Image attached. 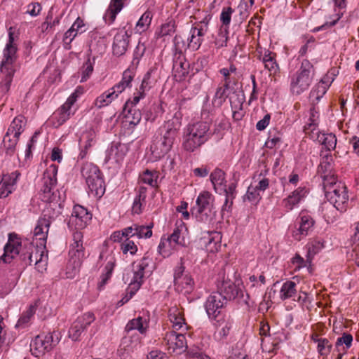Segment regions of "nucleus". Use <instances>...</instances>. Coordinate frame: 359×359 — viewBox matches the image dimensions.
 Returning <instances> with one entry per match:
<instances>
[{
  "label": "nucleus",
  "instance_id": "nucleus-1",
  "mask_svg": "<svg viewBox=\"0 0 359 359\" xmlns=\"http://www.w3.org/2000/svg\"><path fill=\"white\" fill-rule=\"evenodd\" d=\"M50 226L49 219L39 218L34 229L32 243L25 242L22 244L21 240L15 233H10L8 240L4 246V252L0 259L4 263H10L18 255L27 264L34 263L36 270L43 273L48 265V251L46 250V241Z\"/></svg>",
  "mask_w": 359,
  "mask_h": 359
},
{
  "label": "nucleus",
  "instance_id": "nucleus-2",
  "mask_svg": "<svg viewBox=\"0 0 359 359\" xmlns=\"http://www.w3.org/2000/svg\"><path fill=\"white\" fill-rule=\"evenodd\" d=\"M17 46L14 43L13 33H8V41L4 49V58L1 61L0 73L2 74L0 89L3 92L9 90L13 75L16 70Z\"/></svg>",
  "mask_w": 359,
  "mask_h": 359
},
{
  "label": "nucleus",
  "instance_id": "nucleus-3",
  "mask_svg": "<svg viewBox=\"0 0 359 359\" xmlns=\"http://www.w3.org/2000/svg\"><path fill=\"white\" fill-rule=\"evenodd\" d=\"M210 123L206 121H198L189 124L184 130L182 147L187 151L193 152L211 137Z\"/></svg>",
  "mask_w": 359,
  "mask_h": 359
},
{
  "label": "nucleus",
  "instance_id": "nucleus-4",
  "mask_svg": "<svg viewBox=\"0 0 359 359\" xmlns=\"http://www.w3.org/2000/svg\"><path fill=\"white\" fill-rule=\"evenodd\" d=\"M81 175L88 187L89 196L100 198L105 192L103 175L99 168L90 162L85 163L81 168Z\"/></svg>",
  "mask_w": 359,
  "mask_h": 359
},
{
  "label": "nucleus",
  "instance_id": "nucleus-5",
  "mask_svg": "<svg viewBox=\"0 0 359 359\" xmlns=\"http://www.w3.org/2000/svg\"><path fill=\"white\" fill-rule=\"evenodd\" d=\"M83 233L75 231L69 250V260L66 268L67 278H74L79 273L81 263L85 258V249L83 245Z\"/></svg>",
  "mask_w": 359,
  "mask_h": 359
},
{
  "label": "nucleus",
  "instance_id": "nucleus-6",
  "mask_svg": "<svg viewBox=\"0 0 359 359\" xmlns=\"http://www.w3.org/2000/svg\"><path fill=\"white\" fill-rule=\"evenodd\" d=\"M163 128L165 132L162 137L151 147V154L156 160L165 156L170 151L178 133L179 126L172 120L166 121Z\"/></svg>",
  "mask_w": 359,
  "mask_h": 359
},
{
  "label": "nucleus",
  "instance_id": "nucleus-7",
  "mask_svg": "<svg viewBox=\"0 0 359 359\" xmlns=\"http://www.w3.org/2000/svg\"><path fill=\"white\" fill-rule=\"evenodd\" d=\"M315 74L313 65L308 60L302 62L299 69L291 76L290 90L299 95L310 87Z\"/></svg>",
  "mask_w": 359,
  "mask_h": 359
},
{
  "label": "nucleus",
  "instance_id": "nucleus-8",
  "mask_svg": "<svg viewBox=\"0 0 359 359\" xmlns=\"http://www.w3.org/2000/svg\"><path fill=\"white\" fill-rule=\"evenodd\" d=\"M192 213L198 222L205 224H212L216 216L214 196L207 191L201 192L196 198V207L194 208Z\"/></svg>",
  "mask_w": 359,
  "mask_h": 359
},
{
  "label": "nucleus",
  "instance_id": "nucleus-9",
  "mask_svg": "<svg viewBox=\"0 0 359 359\" xmlns=\"http://www.w3.org/2000/svg\"><path fill=\"white\" fill-rule=\"evenodd\" d=\"M83 92V88L81 86H78L75 89L66 102L49 118V122L52 126L54 128L60 127L74 114V111L72 110V106Z\"/></svg>",
  "mask_w": 359,
  "mask_h": 359
},
{
  "label": "nucleus",
  "instance_id": "nucleus-10",
  "mask_svg": "<svg viewBox=\"0 0 359 359\" xmlns=\"http://www.w3.org/2000/svg\"><path fill=\"white\" fill-rule=\"evenodd\" d=\"M58 167L55 164L50 165L45 170L42 178V187L39 193L41 201L51 203L56 198L53 190L57 183ZM51 206V204H50Z\"/></svg>",
  "mask_w": 359,
  "mask_h": 359
},
{
  "label": "nucleus",
  "instance_id": "nucleus-11",
  "mask_svg": "<svg viewBox=\"0 0 359 359\" xmlns=\"http://www.w3.org/2000/svg\"><path fill=\"white\" fill-rule=\"evenodd\" d=\"M58 342V335L55 332L39 334L30 344L31 352L34 356L39 357L50 351Z\"/></svg>",
  "mask_w": 359,
  "mask_h": 359
},
{
  "label": "nucleus",
  "instance_id": "nucleus-12",
  "mask_svg": "<svg viewBox=\"0 0 359 359\" xmlns=\"http://www.w3.org/2000/svg\"><path fill=\"white\" fill-rule=\"evenodd\" d=\"M329 184L330 187L327 185L325 188L327 189L330 199L333 203V206H330L331 209L334 210L335 208L341 212L346 210L348 201L346 187L340 183L337 184V180H335V184Z\"/></svg>",
  "mask_w": 359,
  "mask_h": 359
},
{
  "label": "nucleus",
  "instance_id": "nucleus-13",
  "mask_svg": "<svg viewBox=\"0 0 359 359\" xmlns=\"http://www.w3.org/2000/svg\"><path fill=\"white\" fill-rule=\"evenodd\" d=\"M99 262L104 268L97 287L99 290H102L108 280L111 278L112 272L116 266V260L115 254L112 250L105 248L100 252Z\"/></svg>",
  "mask_w": 359,
  "mask_h": 359
},
{
  "label": "nucleus",
  "instance_id": "nucleus-14",
  "mask_svg": "<svg viewBox=\"0 0 359 359\" xmlns=\"http://www.w3.org/2000/svg\"><path fill=\"white\" fill-rule=\"evenodd\" d=\"M218 290L223 295L224 299H235L238 296H242L243 285L241 280L231 281L225 277L224 273H220L217 282Z\"/></svg>",
  "mask_w": 359,
  "mask_h": 359
},
{
  "label": "nucleus",
  "instance_id": "nucleus-15",
  "mask_svg": "<svg viewBox=\"0 0 359 359\" xmlns=\"http://www.w3.org/2000/svg\"><path fill=\"white\" fill-rule=\"evenodd\" d=\"M95 320L93 313L87 312L79 316L72 324L68 335L72 341H79L82 333Z\"/></svg>",
  "mask_w": 359,
  "mask_h": 359
},
{
  "label": "nucleus",
  "instance_id": "nucleus-16",
  "mask_svg": "<svg viewBox=\"0 0 359 359\" xmlns=\"http://www.w3.org/2000/svg\"><path fill=\"white\" fill-rule=\"evenodd\" d=\"M184 267L181 264L177 266L174 272V285L175 290L184 294H190L194 289V281L188 273H184Z\"/></svg>",
  "mask_w": 359,
  "mask_h": 359
},
{
  "label": "nucleus",
  "instance_id": "nucleus-17",
  "mask_svg": "<svg viewBox=\"0 0 359 359\" xmlns=\"http://www.w3.org/2000/svg\"><path fill=\"white\" fill-rule=\"evenodd\" d=\"M208 21L207 20V18H205L204 20L196 23L195 25L191 27L187 38L189 49L194 51L201 47L203 41V37L208 31Z\"/></svg>",
  "mask_w": 359,
  "mask_h": 359
},
{
  "label": "nucleus",
  "instance_id": "nucleus-18",
  "mask_svg": "<svg viewBox=\"0 0 359 359\" xmlns=\"http://www.w3.org/2000/svg\"><path fill=\"white\" fill-rule=\"evenodd\" d=\"M163 339L168 350L172 353L180 354L187 348L186 337L182 334L170 331L165 333Z\"/></svg>",
  "mask_w": 359,
  "mask_h": 359
},
{
  "label": "nucleus",
  "instance_id": "nucleus-19",
  "mask_svg": "<svg viewBox=\"0 0 359 359\" xmlns=\"http://www.w3.org/2000/svg\"><path fill=\"white\" fill-rule=\"evenodd\" d=\"M298 228L292 231V237L297 241H301L309 234L313 228L315 221L313 217L304 210H302L297 218Z\"/></svg>",
  "mask_w": 359,
  "mask_h": 359
},
{
  "label": "nucleus",
  "instance_id": "nucleus-20",
  "mask_svg": "<svg viewBox=\"0 0 359 359\" xmlns=\"http://www.w3.org/2000/svg\"><path fill=\"white\" fill-rule=\"evenodd\" d=\"M309 192L306 187H299L283 200V206L287 212L292 210L304 201Z\"/></svg>",
  "mask_w": 359,
  "mask_h": 359
},
{
  "label": "nucleus",
  "instance_id": "nucleus-21",
  "mask_svg": "<svg viewBox=\"0 0 359 359\" xmlns=\"http://www.w3.org/2000/svg\"><path fill=\"white\" fill-rule=\"evenodd\" d=\"M318 173L324 181L325 187H327L329 184H335L337 178L334 172L332 156L326 155L323 157L318 166Z\"/></svg>",
  "mask_w": 359,
  "mask_h": 359
},
{
  "label": "nucleus",
  "instance_id": "nucleus-22",
  "mask_svg": "<svg viewBox=\"0 0 359 359\" xmlns=\"http://www.w3.org/2000/svg\"><path fill=\"white\" fill-rule=\"evenodd\" d=\"M92 215L82 205H75L72 213L71 221L78 229L86 228L90 222Z\"/></svg>",
  "mask_w": 359,
  "mask_h": 359
},
{
  "label": "nucleus",
  "instance_id": "nucleus-23",
  "mask_svg": "<svg viewBox=\"0 0 359 359\" xmlns=\"http://www.w3.org/2000/svg\"><path fill=\"white\" fill-rule=\"evenodd\" d=\"M224 301L223 295L221 293H212L208 297L205 308L210 318L215 319L219 315Z\"/></svg>",
  "mask_w": 359,
  "mask_h": 359
},
{
  "label": "nucleus",
  "instance_id": "nucleus-24",
  "mask_svg": "<svg viewBox=\"0 0 359 359\" xmlns=\"http://www.w3.org/2000/svg\"><path fill=\"white\" fill-rule=\"evenodd\" d=\"M20 176V172L18 170L3 175L0 182V198L8 196L15 189Z\"/></svg>",
  "mask_w": 359,
  "mask_h": 359
},
{
  "label": "nucleus",
  "instance_id": "nucleus-25",
  "mask_svg": "<svg viewBox=\"0 0 359 359\" xmlns=\"http://www.w3.org/2000/svg\"><path fill=\"white\" fill-rule=\"evenodd\" d=\"M130 35L125 27L119 29L115 34L113 42V53L117 56L123 55L128 46Z\"/></svg>",
  "mask_w": 359,
  "mask_h": 359
},
{
  "label": "nucleus",
  "instance_id": "nucleus-26",
  "mask_svg": "<svg viewBox=\"0 0 359 359\" xmlns=\"http://www.w3.org/2000/svg\"><path fill=\"white\" fill-rule=\"evenodd\" d=\"M201 241L208 252L215 253L221 247L222 235L216 231H207L201 238Z\"/></svg>",
  "mask_w": 359,
  "mask_h": 359
},
{
  "label": "nucleus",
  "instance_id": "nucleus-27",
  "mask_svg": "<svg viewBox=\"0 0 359 359\" xmlns=\"http://www.w3.org/2000/svg\"><path fill=\"white\" fill-rule=\"evenodd\" d=\"M148 266L147 259L144 257L137 262L133 264V278L130 283V288L137 291L141 286L144 276V271Z\"/></svg>",
  "mask_w": 359,
  "mask_h": 359
},
{
  "label": "nucleus",
  "instance_id": "nucleus-28",
  "mask_svg": "<svg viewBox=\"0 0 359 359\" xmlns=\"http://www.w3.org/2000/svg\"><path fill=\"white\" fill-rule=\"evenodd\" d=\"M127 147L123 144H112L108 150L107 160L111 164L120 165L127 154Z\"/></svg>",
  "mask_w": 359,
  "mask_h": 359
},
{
  "label": "nucleus",
  "instance_id": "nucleus-29",
  "mask_svg": "<svg viewBox=\"0 0 359 359\" xmlns=\"http://www.w3.org/2000/svg\"><path fill=\"white\" fill-rule=\"evenodd\" d=\"M168 319L174 330H179L183 327L187 329V323L182 308L177 306L170 307L168 311Z\"/></svg>",
  "mask_w": 359,
  "mask_h": 359
},
{
  "label": "nucleus",
  "instance_id": "nucleus-30",
  "mask_svg": "<svg viewBox=\"0 0 359 359\" xmlns=\"http://www.w3.org/2000/svg\"><path fill=\"white\" fill-rule=\"evenodd\" d=\"M85 24L81 18H77L72 27L65 33L63 42L66 49L70 48V43L79 33L85 32Z\"/></svg>",
  "mask_w": 359,
  "mask_h": 359
},
{
  "label": "nucleus",
  "instance_id": "nucleus-31",
  "mask_svg": "<svg viewBox=\"0 0 359 359\" xmlns=\"http://www.w3.org/2000/svg\"><path fill=\"white\" fill-rule=\"evenodd\" d=\"M128 109H124V115L122 120V124L124 127L133 128L141 121L142 114L136 108L128 107Z\"/></svg>",
  "mask_w": 359,
  "mask_h": 359
},
{
  "label": "nucleus",
  "instance_id": "nucleus-32",
  "mask_svg": "<svg viewBox=\"0 0 359 359\" xmlns=\"http://www.w3.org/2000/svg\"><path fill=\"white\" fill-rule=\"evenodd\" d=\"M259 59L262 60L266 69L271 74H276L278 69L279 66L276 61V54L269 50H264V53L259 52Z\"/></svg>",
  "mask_w": 359,
  "mask_h": 359
},
{
  "label": "nucleus",
  "instance_id": "nucleus-33",
  "mask_svg": "<svg viewBox=\"0 0 359 359\" xmlns=\"http://www.w3.org/2000/svg\"><path fill=\"white\" fill-rule=\"evenodd\" d=\"M124 6V0H111L108 8L104 16L106 22L112 24L116 20V15Z\"/></svg>",
  "mask_w": 359,
  "mask_h": 359
},
{
  "label": "nucleus",
  "instance_id": "nucleus-34",
  "mask_svg": "<svg viewBox=\"0 0 359 359\" xmlns=\"http://www.w3.org/2000/svg\"><path fill=\"white\" fill-rule=\"evenodd\" d=\"M118 97V95L115 92V90L112 88H110L97 97L93 104L97 108L101 109L109 105Z\"/></svg>",
  "mask_w": 359,
  "mask_h": 359
},
{
  "label": "nucleus",
  "instance_id": "nucleus-35",
  "mask_svg": "<svg viewBox=\"0 0 359 359\" xmlns=\"http://www.w3.org/2000/svg\"><path fill=\"white\" fill-rule=\"evenodd\" d=\"M297 293V284L292 280H287L283 283L280 287L279 297L283 301H285L287 299L295 301Z\"/></svg>",
  "mask_w": 359,
  "mask_h": 359
},
{
  "label": "nucleus",
  "instance_id": "nucleus-36",
  "mask_svg": "<svg viewBox=\"0 0 359 359\" xmlns=\"http://www.w3.org/2000/svg\"><path fill=\"white\" fill-rule=\"evenodd\" d=\"M134 76L135 74L133 72L129 69H127L123 72L121 80L111 88L119 95L127 88L131 87V83L134 79Z\"/></svg>",
  "mask_w": 359,
  "mask_h": 359
},
{
  "label": "nucleus",
  "instance_id": "nucleus-37",
  "mask_svg": "<svg viewBox=\"0 0 359 359\" xmlns=\"http://www.w3.org/2000/svg\"><path fill=\"white\" fill-rule=\"evenodd\" d=\"M54 8L51 7L47 14L45 21L41 25V30L43 32H49L60 24L62 16L53 14Z\"/></svg>",
  "mask_w": 359,
  "mask_h": 359
},
{
  "label": "nucleus",
  "instance_id": "nucleus-38",
  "mask_svg": "<svg viewBox=\"0 0 359 359\" xmlns=\"http://www.w3.org/2000/svg\"><path fill=\"white\" fill-rule=\"evenodd\" d=\"M219 73L223 77V84L225 86H229L236 83V68L233 65L229 67H224L219 70Z\"/></svg>",
  "mask_w": 359,
  "mask_h": 359
},
{
  "label": "nucleus",
  "instance_id": "nucleus-39",
  "mask_svg": "<svg viewBox=\"0 0 359 359\" xmlns=\"http://www.w3.org/2000/svg\"><path fill=\"white\" fill-rule=\"evenodd\" d=\"M176 29V23L173 19H168L156 31V36L158 38H162L170 36L175 33Z\"/></svg>",
  "mask_w": 359,
  "mask_h": 359
},
{
  "label": "nucleus",
  "instance_id": "nucleus-40",
  "mask_svg": "<svg viewBox=\"0 0 359 359\" xmlns=\"http://www.w3.org/2000/svg\"><path fill=\"white\" fill-rule=\"evenodd\" d=\"M26 125V119L25 116L19 115L16 116L11 123L7 131L10 133L20 137L24 131Z\"/></svg>",
  "mask_w": 359,
  "mask_h": 359
},
{
  "label": "nucleus",
  "instance_id": "nucleus-41",
  "mask_svg": "<svg viewBox=\"0 0 359 359\" xmlns=\"http://www.w3.org/2000/svg\"><path fill=\"white\" fill-rule=\"evenodd\" d=\"M325 248V241L315 238L310 241L306 245L307 258L311 259L316 254Z\"/></svg>",
  "mask_w": 359,
  "mask_h": 359
},
{
  "label": "nucleus",
  "instance_id": "nucleus-42",
  "mask_svg": "<svg viewBox=\"0 0 359 359\" xmlns=\"http://www.w3.org/2000/svg\"><path fill=\"white\" fill-rule=\"evenodd\" d=\"M158 172L155 170H146L139 177L140 183L147 184L151 187H157Z\"/></svg>",
  "mask_w": 359,
  "mask_h": 359
},
{
  "label": "nucleus",
  "instance_id": "nucleus-43",
  "mask_svg": "<svg viewBox=\"0 0 359 359\" xmlns=\"http://www.w3.org/2000/svg\"><path fill=\"white\" fill-rule=\"evenodd\" d=\"M177 245L168 238L162 237L158 246V252L164 257L170 256L175 250Z\"/></svg>",
  "mask_w": 359,
  "mask_h": 359
},
{
  "label": "nucleus",
  "instance_id": "nucleus-44",
  "mask_svg": "<svg viewBox=\"0 0 359 359\" xmlns=\"http://www.w3.org/2000/svg\"><path fill=\"white\" fill-rule=\"evenodd\" d=\"M147 196V189L140 186L138 189V195L135 197L133 206L132 211L135 214H140L142 212V206L145 203Z\"/></svg>",
  "mask_w": 359,
  "mask_h": 359
},
{
  "label": "nucleus",
  "instance_id": "nucleus-45",
  "mask_svg": "<svg viewBox=\"0 0 359 359\" xmlns=\"http://www.w3.org/2000/svg\"><path fill=\"white\" fill-rule=\"evenodd\" d=\"M147 321L146 320H144L142 317H138L129 321L126 326V330L128 332H130L133 330H137L141 334H144L147 331Z\"/></svg>",
  "mask_w": 359,
  "mask_h": 359
},
{
  "label": "nucleus",
  "instance_id": "nucleus-46",
  "mask_svg": "<svg viewBox=\"0 0 359 359\" xmlns=\"http://www.w3.org/2000/svg\"><path fill=\"white\" fill-rule=\"evenodd\" d=\"M152 18L153 15L151 11H145L136 23V32L141 34L147 31L151 25Z\"/></svg>",
  "mask_w": 359,
  "mask_h": 359
},
{
  "label": "nucleus",
  "instance_id": "nucleus-47",
  "mask_svg": "<svg viewBox=\"0 0 359 359\" xmlns=\"http://www.w3.org/2000/svg\"><path fill=\"white\" fill-rule=\"evenodd\" d=\"M140 339L138 336H126L121 342V348L127 352L133 351L140 344Z\"/></svg>",
  "mask_w": 359,
  "mask_h": 359
},
{
  "label": "nucleus",
  "instance_id": "nucleus-48",
  "mask_svg": "<svg viewBox=\"0 0 359 359\" xmlns=\"http://www.w3.org/2000/svg\"><path fill=\"white\" fill-rule=\"evenodd\" d=\"M36 312V307L34 305H29L26 311H25L20 318L18 319L16 327H27L32 318L34 316Z\"/></svg>",
  "mask_w": 359,
  "mask_h": 359
},
{
  "label": "nucleus",
  "instance_id": "nucleus-49",
  "mask_svg": "<svg viewBox=\"0 0 359 359\" xmlns=\"http://www.w3.org/2000/svg\"><path fill=\"white\" fill-rule=\"evenodd\" d=\"M229 29L228 27H221L217 34L215 36L214 44L217 48H221L226 46L228 41Z\"/></svg>",
  "mask_w": 359,
  "mask_h": 359
},
{
  "label": "nucleus",
  "instance_id": "nucleus-50",
  "mask_svg": "<svg viewBox=\"0 0 359 359\" xmlns=\"http://www.w3.org/2000/svg\"><path fill=\"white\" fill-rule=\"evenodd\" d=\"M259 192H264L269 187V180L262 175V172L257 175H255L253 180L250 184Z\"/></svg>",
  "mask_w": 359,
  "mask_h": 359
},
{
  "label": "nucleus",
  "instance_id": "nucleus-51",
  "mask_svg": "<svg viewBox=\"0 0 359 359\" xmlns=\"http://www.w3.org/2000/svg\"><path fill=\"white\" fill-rule=\"evenodd\" d=\"M19 137H20L14 135L8 131L6 132L3 142L8 154H11L13 153L18 142Z\"/></svg>",
  "mask_w": 359,
  "mask_h": 359
},
{
  "label": "nucleus",
  "instance_id": "nucleus-52",
  "mask_svg": "<svg viewBox=\"0 0 359 359\" xmlns=\"http://www.w3.org/2000/svg\"><path fill=\"white\" fill-rule=\"evenodd\" d=\"M156 69L153 67L149 69V71L145 74L144 78L142 79V83L138 88L140 91L144 93L149 91L152 85L154 83L155 79L152 78V74L156 72Z\"/></svg>",
  "mask_w": 359,
  "mask_h": 359
},
{
  "label": "nucleus",
  "instance_id": "nucleus-53",
  "mask_svg": "<svg viewBox=\"0 0 359 359\" xmlns=\"http://www.w3.org/2000/svg\"><path fill=\"white\" fill-rule=\"evenodd\" d=\"M95 138V132L92 130H88L82 133L80 137V144L84 147L85 150H88L90 148L94 143Z\"/></svg>",
  "mask_w": 359,
  "mask_h": 359
},
{
  "label": "nucleus",
  "instance_id": "nucleus-54",
  "mask_svg": "<svg viewBox=\"0 0 359 359\" xmlns=\"http://www.w3.org/2000/svg\"><path fill=\"white\" fill-rule=\"evenodd\" d=\"M231 106L233 119L236 121L241 120L244 115L243 111V100L238 98H237L236 100H233V98H231Z\"/></svg>",
  "mask_w": 359,
  "mask_h": 359
},
{
  "label": "nucleus",
  "instance_id": "nucleus-55",
  "mask_svg": "<svg viewBox=\"0 0 359 359\" xmlns=\"http://www.w3.org/2000/svg\"><path fill=\"white\" fill-rule=\"evenodd\" d=\"M225 173L220 169H215L210 174V180L216 189L217 187H222L225 181Z\"/></svg>",
  "mask_w": 359,
  "mask_h": 359
},
{
  "label": "nucleus",
  "instance_id": "nucleus-56",
  "mask_svg": "<svg viewBox=\"0 0 359 359\" xmlns=\"http://www.w3.org/2000/svg\"><path fill=\"white\" fill-rule=\"evenodd\" d=\"M261 198V192L250 184L248 188L245 195L244 196V200H247L252 203L257 204Z\"/></svg>",
  "mask_w": 359,
  "mask_h": 359
},
{
  "label": "nucleus",
  "instance_id": "nucleus-57",
  "mask_svg": "<svg viewBox=\"0 0 359 359\" xmlns=\"http://www.w3.org/2000/svg\"><path fill=\"white\" fill-rule=\"evenodd\" d=\"M184 230H186L184 223L182 221H180L179 223L176 224V226L174 229L173 232L168 236V238L177 245L181 244L182 241H180V237L182 233Z\"/></svg>",
  "mask_w": 359,
  "mask_h": 359
},
{
  "label": "nucleus",
  "instance_id": "nucleus-58",
  "mask_svg": "<svg viewBox=\"0 0 359 359\" xmlns=\"http://www.w3.org/2000/svg\"><path fill=\"white\" fill-rule=\"evenodd\" d=\"M152 224L144 226L135 224L136 236L140 239L149 238L152 236Z\"/></svg>",
  "mask_w": 359,
  "mask_h": 359
},
{
  "label": "nucleus",
  "instance_id": "nucleus-59",
  "mask_svg": "<svg viewBox=\"0 0 359 359\" xmlns=\"http://www.w3.org/2000/svg\"><path fill=\"white\" fill-rule=\"evenodd\" d=\"M121 250L124 255L130 253V255H134L137 251V245L133 241L125 239L121 245Z\"/></svg>",
  "mask_w": 359,
  "mask_h": 359
},
{
  "label": "nucleus",
  "instance_id": "nucleus-60",
  "mask_svg": "<svg viewBox=\"0 0 359 359\" xmlns=\"http://www.w3.org/2000/svg\"><path fill=\"white\" fill-rule=\"evenodd\" d=\"M331 349L332 344L326 338L320 341L319 344L317 345L318 353L323 357H327L331 352Z\"/></svg>",
  "mask_w": 359,
  "mask_h": 359
},
{
  "label": "nucleus",
  "instance_id": "nucleus-61",
  "mask_svg": "<svg viewBox=\"0 0 359 359\" xmlns=\"http://www.w3.org/2000/svg\"><path fill=\"white\" fill-rule=\"evenodd\" d=\"M327 88L318 83L311 90L310 97L318 102L326 93Z\"/></svg>",
  "mask_w": 359,
  "mask_h": 359
},
{
  "label": "nucleus",
  "instance_id": "nucleus-62",
  "mask_svg": "<svg viewBox=\"0 0 359 359\" xmlns=\"http://www.w3.org/2000/svg\"><path fill=\"white\" fill-rule=\"evenodd\" d=\"M322 144L327 150H333L336 147L337 137L332 133L325 134L323 135Z\"/></svg>",
  "mask_w": 359,
  "mask_h": 359
},
{
  "label": "nucleus",
  "instance_id": "nucleus-63",
  "mask_svg": "<svg viewBox=\"0 0 359 359\" xmlns=\"http://www.w3.org/2000/svg\"><path fill=\"white\" fill-rule=\"evenodd\" d=\"M145 95L146 94L140 91V90H139L138 88L136 89V91L133 93V97L129 99L126 102L125 107L135 108V107L139 103L140 100L144 98Z\"/></svg>",
  "mask_w": 359,
  "mask_h": 359
},
{
  "label": "nucleus",
  "instance_id": "nucleus-64",
  "mask_svg": "<svg viewBox=\"0 0 359 359\" xmlns=\"http://www.w3.org/2000/svg\"><path fill=\"white\" fill-rule=\"evenodd\" d=\"M233 13V9L231 7H224L223 8L221 15H220V20L222 22V27H228L231 22V15Z\"/></svg>",
  "mask_w": 359,
  "mask_h": 359
}]
</instances>
